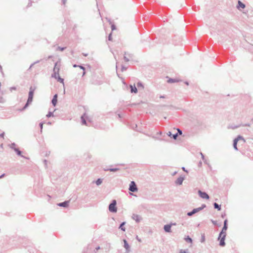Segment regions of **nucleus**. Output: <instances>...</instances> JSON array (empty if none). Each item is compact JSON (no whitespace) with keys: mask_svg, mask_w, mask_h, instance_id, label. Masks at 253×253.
Masks as SVG:
<instances>
[{"mask_svg":"<svg viewBox=\"0 0 253 253\" xmlns=\"http://www.w3.org/2000/svg\"><path fill=\"white\" fill-rule=\"evenodd\" d=\"M35 89H36L35 86L33 87V86H31L30 87V90L29 92L28 99L27 100L26 104L23 107L22 110H24L25 109H26L28 107V106L32 103V102L33 101L34 93V91H35Z\"/></svg>","mask_w":253,"mask_h":253,"instance_id":"obj_1","label":"nucleus"},{"mask_svg":"<svg viewBox=\"0 0 253 253\" xmlns=\"http://www.w3.org/2000/svg\"><path fill=\"white\" fill-rule=\"evenodd\" d=\"M157 138L158 140L161 141H168V139H167L169 137H170L171 138L174 139V134H172L170 131H169L167 133H164L163 134L161 131L159 132L157 134Z\"/></svg>","mask_w":253,"mask_h":253,"instance_id":"obj_2","label":"nucleus"},{"mask_svg":"<svg viewBox=\"0 0 253 253\" xmlns=\"http://www.w3.org/2000/svg\"><path fill=\"white\" fill-rule=\"evenodd\" d=\"M9 147L10 148H11L15 152L17 155H18V156H20L26 159H29V157H25L22 154V151L20 150V149L16 147V143H10V144H9Z\"/></svg>","mask_w":253,"mask_h":253,"instance_id":"obj_3","label":"nucleus"},{"mask_svg":"<svg viewBox=\"0 0 253 253\" xmlns=\"http://www.w3.org/2000/svg\"><path fill=\"white\" fill-rule=\"evenodd\" d=\"M109 211L112 213H116L117 211V201L113 200L108 206Z\"/></svg>","mask_w":253,"mask_h":253,"instance_id":"obj_4","label":"nucleus"},{"mask_svg":"<svg viewBox=\"0 0 253 253\" xmlns=\"http://www.w3.org/2000/svg\"><path fill=\"white\" fill-rule=\"evenodd\" d=\"M60 66H61V64H60V62H56L55 63L54 66V68H53V73L51 75V77H52V78H56V75H59V70H60Z\"/></svg>","mask_w":253,"mask_h":253,"instance_id":"obj_5","label":"nucleus"},{"mask_svg":"<svg viewBox=\"0 0 253 253\" xmlns=\"http://www.w3.org/2000/svg\"><path fill=\"white\" fill-rule=\"evenodd\" d=\"M226 236V234H221L220 233H219L217 241H219V245L220 247H224L225 246V238Z\"/></svg>","mask_w":253,"mask_h":253,"instance_id":"obj_6","label":"nucleus"},{"mask_svg":"<svg viewBox=\"0 0 253 253\" xmlns=\"http://www.w3.org/2000/svg\"><path fill=\"white\" fill-rule=\"evenodd\" d=\"M128 190L131 192H136L138 191V189L137 188V185L134 181L130 182L129 185Z\"/></svg>","mask_w":253,"mask_h":253,"instance_id":"obj_7","label":"nucleus"},{"mask_svg":"<svg viewBox=\"0 0 253 253\" xmlns=\"http://www.w3.org/2000/svg\"><path fill=\"white\" fill-rule=\"evenodd\" d=\"M185 179V175L184 174H181L175 180V184L177 185H181L182 184L183 181Z\"/></svg>","mask_w":253,"mask_h":253,"instance_id":"obj_8","label":"nucleus"},{"mask_svg":"<svg viewBox=\"0 0 253 253\" xmlns=\"http://www.w3.org/2000/svg\"><path fill=\"white\" fill-rule=\"evenodd\" d=\"M198 193L199 196L202 199L206 200L210 199V196L206 192L202 191L201 190H199L198 191Z\"/></svg>","mask_w":253,"mask_h":253,"instance_id":"obj_9","label":"nucleus"},{"mask_svg":"<svg viewBox=\"0 0 253 253\" xmlns=\"http://www.w3.org/2000/svg\"><path fill=\"white\" fill-rule=\"evenodd\" d=\"M124 247L126 249V252L124 253H129L130 252V247L128 242L126 239L123 240Z\"/></svg>","mask_w":253,"mask_h":253,"instance_id":"obj_10","label":"nucleus"},{"mask_svg":"<svg viewBox=\"0 0 253 253\" xmlns=\"http://www.w3.org/2000/svg\"><path fill=\"white\" fill-rule=\"evenodd\" d=\"M70 200L65 201L63 202H61L57 204V205L59 207H61L63 208H68L69 206Z\"/></svg>","mask_w":253,"mask_h":253,"instance_id":"obj_11","label":"nucleus"},{"mask_svg":"<svg viewBox=\"0 0 253 253\" xmlns=\"http://www.w3.org/2000/svg\"><path fill=\"white\" fill-rule=\"evenodd\" d=\"M174 223L170 222V224H167L164 225V229L166 232L169 233L171 232V226L173 225Z\"/></svg>","mask_w":253,"mask_h":253,"instance_id":"obj_12","label":"nucleus"},{"mask_svg":"<svg viewBox=\"0 0 253 253\" xmlns=\"http://www.w3.org/2000/svg\"><path fill=\"white\" fill-rule=\"evenodd\" d=\"M200 211L198 208L193 209L191 211H189L187 213V215L188 216H191L194 214Z\"/></svg>","mask_w":253,"mask_h":253,"instance_id":"obj_13","label":"nucleus"},{"mask_svg":"<svg viewBox=\"0 0 253 253\" xmlns=\"http://www.w3.org/2000/svg\"><path fill=\"white\" fill-rule=\"evenodd\" d=\"M236 7L238 9H240L241 8L244 9L246 7V5L244 3H243L241 1L238 0V4L236 6Z\"/></svg>","mask_w":253,"mask_h":253,"instance_id":"obj_14","label":"nucleus"},{"mask_svg":"<svg viewBox=\"0 0 253 253\" xmlns=\"http://www.w3.org/2000/svg\"><path fill=\"white\" fill-rule=\"evenodd\" d=\"M132 218L133 220H134L137 223H139L141 219L140 215L136 214H133L132 215Z\"/></svg>","mask_w":253,"mask_h":253,"instance_id":"obj_15","label":"nucleus"},{"mask_svg":"<svg viewBox=\"0 0 253 253\" xmlns=\"http://www.w3.org/2000/svg\"><path fill=\"white\" fill-rule=\"evenodd\" d=\"M58 94H55L54 95L52 99L51 100V103L53 106H55L57 103Z\"/></svg>","mask_w":253,"mask_h":253,"instance_id":"obj_16","label":"nucleus"},{"mask_svg":"<svg viewBox=\"0 0 253 253\" xmlns=\"http://www.w3.org/2000/svg\"><path fill=\"white\" fill-rule=\"evenodd\" d=\"M120 170V168H103V170L104 171H111V172H116L117 171H118Z\"/></svg>","mask_w":253,"mask_h":253,"instance_id":"obj_17","label":"nucleus"},{"mask_svg":"<svg viewBox=\"0 0 253 253\" xmlns=\"http://www.w3.org/2000/svg\"><path fill=\"white\" fill-rule=\"evenodd\" d=\"M240 140H243L244 142H245V140L244 137L241 135H239L233 140L232 142H238Z\"/></svg>","mask_w":253,"mask_h":253,"instance_id":"obj_18","label":"nucleus"},{"mask_svg":"<svg viewBox=\"0 0 253 253\" xmlns=\"http://www.w3.org/2000/svg\"><path fill=\"white\" fill-rule=\"evenodd\" d=\"M129 87L130 88L131 93H137L138 90H137L136 87L135 86V84H134L133 85L130 84Z\"/></svg>","mask_w":253,"mask_h":253,"instance_id":"obj_19","label":"nucleus"},{"mask_svg":"<svg viewBox=\"0 0 253 253\" xmlns=\"http://www.w3.org/2000/svg\"><path fill=\"white\" fill-rule=\"evenodd\" d=\"M175 129H176L177 131L176 133H175V140H176L177 139V137L179 135H181L182 134V131L179 128H175Z\"/></svg>","mask_w":253,"mask_h":253,"instance_id":"obj_20","label":"nucleus"},{"mask_svg":"<svg viewBox=\"0 0 253 253\" xmlns=\"http://www.w3.org/2000/svg\"><path fill=\"white\" fill-rule=\"evenodd\" d=\"M213 206L214 209H216L218 211H220L221 210V205L215 202L213 203Z\"/></svg>","mask_w":253,"mask_h":253,"instance_id":"obj_21","label":"nucleus"},{"mask_svg":"<svg viewBox=\"0 0 253 253\" xmlns=\"http://www.w3.org/2000/svg\"><path fill=\"white\" fill-rule=\"evenodd\" d=\"M126 224V222L125 221L121 222L119 225V229H121L123 231H125L126 228L124 227V226Z\"/></svg>","mask_w":253,"mask_h":253,"instance_id":"obj_22","label":"nucleus"},{"mask_svg":"<svg viewBox=\"0 0 253 253\" xmlns=\"http://www.w3.org/2000/svg\"><path fill=\"white\" fill-rule=\"evenodd\" d=\"M184 240L188 243L192 244L193 243V240L189 236H186L184 238Z\"/></svg>","mask_w":253,"mask_h":253,"instance_id":"obj_23","label":"nucleus"},{"mask_svg":"<svg viewBox=\"0 0 253 253\" xmlns=\"http://www.w3.org/2000/svg\"><path fill=\"white\" fill-rule=\"evenodd\" d=\"M227 229H228V226L223 225V226L222 228V229L221 230V231H220L219 233H220L221 234H226V230H227Z\"/></svg>","mask_w":253,"mask_h":253,"instance_id":"obj_24","label":"nucleus"},{"mask_svg":"<svg viewBox=\"0 0 253 253\" xmlns=\"http://www.w3.org/2000/svg\"><path fill=\"white\" fill-rule=\"evenodd\" d=\"M55 79H57L58 82H59L60 83H62L64 84V79L63 78H61L59 75H56V78H54Z\"/></svg>","mask_w":253,"mask_h":253,"instance_id":"obj_25","label":"nucleus"},{"mask_svg":"<svg viewBox=\"0 0 253 253\" xmlns=\"http://www.w3.org/2000/svg\"><path fill=\"white\" fill-rule=\"evenodd\" d=\"M102 181L101 178H99L95 181V183L97 186H99L102 183Z\"/></svg>","mask_w":253,"mask_h":253,"instance_id":"obj_26","label":"nucleus"},{"mask_svg":"<svg viewBox=\"0 0 253 253\" xmlns=\"http://www.w3.org/2000/svg\"><path fill=\"white\" fill-rule=\"evenodd\" d=\"M84 115H85V114L81 117L82 123V125H86V120L84 118Z\"/></svg>","mask_w":253,"mask_h":253,"instance_id":"obj_27","label":"nucleus"},{"mask_svg":"<svg viewBox=\"0 0 253 253\" xmlns=\"http://www.w3.org/2000/svg\"><path fill=\"white\" fill-rule=\"evenodd\" d=\"M205 240H206V238H205V234H202L201 235V239L200 241L201 243H204L205 242Z\"/></svg>","mask_w":253,"mask_h":253,"instance_id":"obj_28","label":"nucleus"},{"mask_svg":"<svg viewBox=\"0 0 253 253\" xmlns=\"http://www.w3.org/2000/svg\"><path fill=\"white\" fill-rule=\"evenodd\" d=\"M211 221L214 225H217L218 227H220L221 226V224H217V221H216V220L211 219Z\"/></svg>","mask_w":253,"mask_h":253,"instance_id":"obj_29","label":"nucleus"},{"mask_svg":"<svg viewBox=\"0 0 253 253\" xmlns=\"http://www.w3.org/2000/svg\"><path fill=\"white\" fill-rule=\"evenodd\" d=\"M52 116H53V112H52L49 111V112H48V114L46 115V117L47 118H49V117H52Z\"/></svg>","mask_w":253,"mask_h":253,"instance_id":"obj_30","label":"nucleus"},{"mask_svg":"<svg viewBox=\"0 0 253 253\" xmlns=\"http://www.w3.org/2000/svg\"><path fill=\"white\" fill-rule=\"evenodd\" d=\"M86 156H87L85 158V160H86V161H89L90 160L91 158V156L90 154H86Z\"/></svg>","mask_w":253,"mask_h":253,"instance_id":"obj_31","label":"nucleus"},{"mask_svg":"<svg viewBox=\"0 0 253 253\" xmlns=\"http://www.w3.org/2000/svg\"><path fill=\"white\" fill-rule=\"evenodd\" d=\"M206 207V205L205 204H203L200 207H199L200 211H201L203 210L204 208Z\"/></svg>","mask_w":253,"mask_h":253,"instance_id":"obj_32","label":"nucleus"},{"mask_svg":"<svg viewBox=\"0 0 253 253\" xmlns=\"http://www.w3.org/2000/svg\"><path fill=\"white\" fill-rule=\"evenodd\" d=\"M179 253H188V249L186 250H180Z\"/></svg>","mask_w":253,"mask_h":253,"instance_id":"obj_33","label":"nucleus"},{"mask_svg":"<svg viewBox=\"0 0 253 253\" xmlns=\"http://www.w3.org/2000/svg\"><path fill=\"white\" fill-rule=\"evenodd\" d=\"M137 85L138 87H142V88H144V86H143V84L141 82H138L137 83Z\"/></svg>","mask_w":253,"mask_h":253,"instance_id":"obj_34","label":"nucleus"},{"mask_svg":"<svg viewBox=\"0 0 253 253\" xmlns=\"http://www.w3.org/2000/svg\"><path fill=\"white\" fill-rule=\"evenodd\" d=\"M66 48V47H60V46H58L57 47V50H59L60 51H63L64 50H65V49Z\"/></svg>","mask_w":253,"mask_h":253,"instance_id":"obj_35","label":"nucleus"},{"mask_svg":"<svg viewBox=\"0 0 253 253\" xmlns=\"http://www.w3.org/2000/svg\"><path fill=\"white\" fill-rule=\"evenodd\" d=\"M126 52H125V55L124 56V59L126 62H128L129 61V59L126 56Z\"/></svg>","mask_w":253,"mask_h":253,"instance_id":"obj_36","label":"nucleus"},{"mask_svg":"<svg viewBox=\"0 0 253 253\" xmlns=\"http://www.w3.org/2000/svg\"><path fill=\"white\" fill-rule=\"evenodd\" d=\"M127 70V67H125L124 65H122L121 66V71L122 72H124Z\"/></svg>","mask_w":253,"mask_h":253,"instance_id":"obj_37","label":"nucleus"},{"mask_svg":"<svg viewBox=\"0 0 253 253\" xmlns=\"http://www.w3.org/2000/svg\"><path fill=\"white\" fill-rule=\"evenodd\" d=\"M237 144H238V143H233V148L236 151H237L238 150V148H237Z\"/></svg>","mask_w":253,"mask_h":253,"instance_id":"obj_38","label":"nucleus"},{"mask_svg":"<svg viewBox=\"0 0 253 253\" xmlns=\"http://www.w3.org/2000/svg\"><path fill=\"white\" fill-rule=\"evenodd\" d=\"M137 125H136V124H133V125H132V126H131L132 128L133 129H134V130H136V128H137ZM137 131H139V130H137Z\"/></svg>","mask_w":253,"mask_h":253,"instance_id":"obj_39","label":"nucleus"},{"mask_svg":"<svg viewBox=\"0 0 253 253\" xmlns=\"http://www.w3.org/2000/svg\"><path fill=\"white\" fill-rule=\"evenodd\" d=\"M43 163H44V166H45V168H47V162H48V161L44 159L43 161Z\"/></svg>","mask_w":253,"mask_h":253,"instance_id":"obj_40","label":"nucleus"},{"mask_svg":"<svg viewBox=\"0 0 253 253\" xmlns=\"http://www.w3.org/2000/svg\"><path fill=\"white\" fill-rule=\"evenodd\" d=\"M108 40L110 41H112V33H111L108 37Z\"/></svg>","mask_w":253,"mask_h":253,"instance_id":"obj_41","label":"nucleus"},{"mask_svg":"<svg viewBox=\"0 0 253 253\" xmlns=\"http://www.w3.org/2000/svg\"><path fill=\"white\" fill-rule=\"evenodd\" d=\"M168 83H174V78H169L168 81Z\"/></svg>","mask_w":253,"mask_h":253,"instance_id":"obj_42","label":"nucleus"},{"mask_svg":"<svg viewBox=\"0 0 253 253\" xmlns=\"http://www.w3.org/2000/svg\"><path fill=\"white\" fill-rule=\"evenodd\" d=\"M111 29H112V31H114L116 29V27L114 24H112Z\"/></svg>","mask_w":253,"mask_h":253,"instance_id":"obj_43","label":"nucleus"},{"mask_svg":"<svg viewBox=\"0 0 253 253\" xmlns=\"http://www.w3.org/2000/svg\"><path fill=\"white\" fill-rule=\"evenodd\" d=\"M181 169H182L184 171H185V172H186V173H187L189 172V171H188L187 169H186L184 167H182L181 168Z\"/></svg>","mask_w":253,"mask_h":253,"instance_id":"obj_44","label":"nucleus"},{"mask_svg":"<svg viewBox=\"0 0 253 253\" xmlns=\"http://www.w3.org/2000/svg\"><path fill=\"white\" fill-rule=\"evenodd\" d=\"M223 225H227V226H228V220H227V219H225L224 220V222H223Z\"/></svg>","mask_w":253,"mask_h":253,"instance_id":"obj_45","label":"nucleus"},{"mask_svg":"<svg viewBox=\"0 0 253 253\" xmlns=\"http://www.w3.org/2000/svg\"><path fill=\"white\" fill-rule=\"evenodd\" d=\"M200 154L201 155V158H202V159L203 160V161H205V160L206 159H205L204 155L202 152H200Z\"/></svg>","mask_w":253,"mask_h":253,"instance_id":"obj_46","label":"nucleus"},{"mask_svg":"<svg viewBox=\"0 0 253 253\" xmlns=\"http://www.w3.org/2000/svg\"><path fill=\"white\" fill-rule=\"evenodd\" d=\"M79 67L82 69L83 71H85V68L82 65H79Z\"/></svg>","mask_w":253,"mask_h":253,"instance_id":"obj_47","label":"nucleus"},{"mask_svg":"<svg viewBox=\"0 0 253 253\" xmlns=\"http://www.w3.org/2000/svg\"><path fill=\"white\" fill-rule=\"evenodd\" d=\"M43 124V123L42 122L40 123L39 124V126H40L41 130L42 129Z\"/></svg>","mask_w":253,"mask_h":253,"instance_id":"obj_48","label":"nucleus"},{"mask_svg":"<svg viewBox=\"0 0 253 253\" xmlns=\"http://www.w3.org/2000/svg\"><path fill=\"white\" fill-rule=\"evenodd\" d=\"M50 151H46L45 154V156L46 157H47V156H48L50 155Z\"/></svg>","mask_w":253,"mask_h":253,"instance_id":"obj_49","label":"nucleus"},{"mask_svg":"<svg viewBox=\"0 0 253 253\" xmlns=\"http://www.w3.org/2000/svg\"><path fill=\"white\" fill-rule=\"evenodd\" d=\"M239 126H229L228 128H232V129H235V128H236L237 127H238Z\"/></svg>","mask_w":253,"mask_h":253,"instance_id":"obj_50","label":"nucleus"},{"mask_svg":"<svg viewBox=\"0 0 253 253\" xmlns=\"http://www.w3.org/2000/svg\"><path fill=\"white\" fill-rule=\"evenodd\" d=\"M16 87L15 86H12L10 88V90L12 91V90H16Z\"/></svg>","mask_w":253,"mask_h":253,"instance_id":"obj_51","label":"nucleus"},{"mask_svg":"<svg viewBox=\"0 0 253 253\" xmlns=\"http://www.w3.org/2000/svg\"><path fill=\"white\" fill-rule=\"evenodd\" d=\"M226 215V214L225 213H222L221 215V217L222 218H224L225 217Z\"/></svg>","mask_w":253,"mask_h":253,"instance_id":"obj_52","label":"nucleus"},{"mask_svg":"<svg viewBox=\"0 0 253 253\" xmlns=\"http://www.w3.org/2000/svg\"><path fill=\"white\" fill-rule=\"evenodd\" d=\"M66 1L67 0H62V4L65 5L66 4Z\"/></svg>","mask_w":253,"mask_h":253,"instance_id":"obj_53","label":"nucleus"},{"mask_svg":"<svg viewBox=\"0 0 253 253\" xmlns=\"http://www.w3.org/2000/svg\"><path fill=\"white\" fill-rule=\"evenodd\" d=\"M4 135V132H3L2 133H1L0 134V137H3Z\"/></svg>","mask_w":253,"mask_h":253,"instance_id":"obj_54","label":"nucleus"},{"mask_svg":"<svg viewBox=\"0 0 253 253\" xmlns=\"http://www.w3.org/2000/svg\"><path fill=\"white\" fill-rule=\"evenodd\" d=\"M32 5V1H31L27 5V7H30Z\"/></svg>","mask_w":253,"mask_h":253,"instance_id":"obj_55","label":"nucleus"},{"mask_svg":"<svg viewBox=\"0 0 253 253\" xmlns=\"http://www.w3.org/2000/svg\"><path fill=\"white\" fill-rule=\"evenodd\" d=\"M174 81H175V83H177V82H180V81L175 78Z\"/></svg>","mask_w":253,"mask_h":253,"instance_id":"obj_56","label":"nucleus"},{"mask_svg":"<svg viewBox=\"0 0 253 253\" xmlns=\"http://www.w3.org/2000/svg\"><path fill=\"white\" fill-rule=\"evenodd\" d=\"M82 54L85 57L88 55V53H83Z\"/></svg>","mask_w":253,"mask_h":253,"instance_id":"obj_57","label":"nucleus"},{"mask_svg":"<svg viewBox=\"0 0 253 253\" xmlns=\"http://www.w3.org/2000/svg\"><path fill=\"white\" fill-rule=\"evenodd\" d=\"M39 62H40V60H37V61L34 62L33 63V64L35 65V64H36L38 63H39Z\"/></svg>","mask_w":253,"mask_h":253,"instance_id":"obj_58","label":"nucleus"},{"mask_svg":"<svg viewBox=\"0 0 253 253\" xmlns=\"http://www.w3.org/2000/svg\"><path fill=\"white\" fill-rule=\"evenodd\" d=\"M73 67L74 68H76V67H79V65H77V64H74L73 65Z\"/></svg>","mask_w":253,"mask_h":253,"instance_id":"obj_59","label":"nucleus"},{"mask_svg":"<svg viewBox=\"0 0 253 253\" xmlns=\"http://www.w3.org/2000/svg\"><path fill=\"white\" fill-rule=\"evenodd\" d=\"M3 102V98L2 97H0V103Z\"/></svg>","mask_w":253,"mask_h":253,"instance_id":"obj_60","label":"nucleus"},{"mask_svg":"<svg viewBox=\"0 0 253 253\" xmlns=\"http://www.w3.org/2000/svg\"><path fill=\"white\" fill-rule=\"evenodd\" d=\"M5 175V173H3L0 175V178L3 177Z\"/></svg>","mask_w":253,"mask_h":253,"instance_id":"obj_61","label":"nucleus"},{"mask_svg":"<svg viewBox=\"0 0 253 253\" xmlns=\"http://www.w3.org/2000/svg\"><path fill=\"white\" fill-rule=\"evenodd\" d=\"M136 239L138 240V241L139 242H141V239H140L139 238H138V236H136Z\"/></svg>","mask_w":253,"mask_h":253,"instance_id":"obj_62","label":"nucleus"},{"mask_svg":"<svg viewBox=\"0 0 253 253\" xmlns=\"http://www.w3.org/2000/svg\"><path fill=\"white\" fill-rule=\"evenodd\" d=\"M100 249V247L99 246H98L95 249L96 250L98 251V250H99Z\"/></svg>","mask_w":253,"mask_h":253,"instance_id":"obj_63","label":"nucleus"},{"mask_svg":"<svg viewBox=\"0 0 253 253\" xmlns=\"http://www.w3.org/2000/svg\"><path fill=\"white\" fill-rule=\"evenodd\" d=\"M34 64L33 63H32V64L30 65V67H29V69L30 70V69H31V68L34 66Z\"/></svg>","mask_w":253,"mask_h":253,"instance_id":"obj_64","label":"nucleus"}]
</instances>
